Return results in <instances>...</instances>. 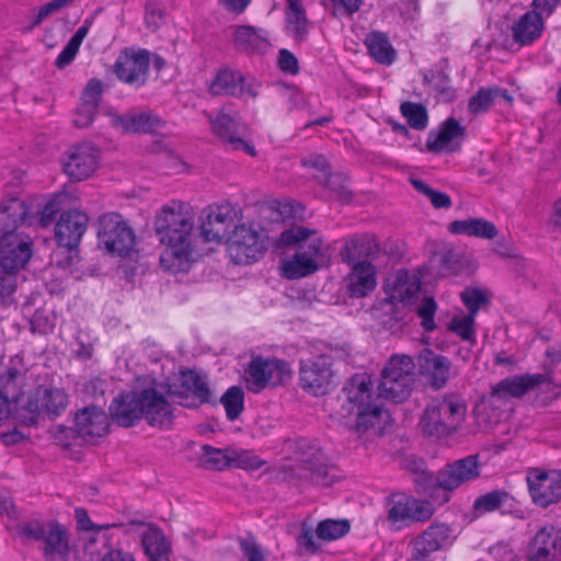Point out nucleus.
Listing matches in <instances>:
<instances>
[{
  "instance_id": "50",
  "label": "nucleus",
  "mask_w": 561,
  "mask_h": 561,
  "mask_svg": "<svg viewBox=\"0 0 561 561\" xmlns=\"http://www.w3.org/2000/svg\"><path fill=\"white\" fill-rule=\"evenodd\" d=\"M103 92V82L100 79L92 78L88 81L82 91L81 103L87 104L88 107L93 106L99 108Z\"/></svg>"
},
{
  "instance_id": "37",
  "label": "nucleus",
  "mask_w": 561,
  "mask_h": 561,
  "mask_svg": "<svg viewBox=\"0 0 561 561\" xmlns=\"http://www.w3.org/2000/svg\"><path fill=\"white\" fill-rule=\"evenodd\" d=\"M499 98L510 103L513 101V98L505 89L499 87L480 88L478 92L469 99L468 111L473 115L483 114L490 110Z\"/></svg>"
},
{
  "instance_id": "36",
  "label": "nucleus",
  "mask_w": 561,
  "mask_h": 561,
  "mask_svg": "<svg viewBox=\"0 0 561 561\" xmlns=\"http://www.w3.org/2000/svg\"><path fill=\"white\" fill-rule=\"evenodd\" d=\"M142 547L152 561H168L171 547L163 531L150 525L142 535Z\"/></svg>"
},
{
  "instance_id": "61",
  "label": "nucleus",
  "mask_w": 561,
  "mask_h": 561,
  "mask_svg": "<svg viewBox=\"0 0 561 561\" xmlns=\"http://www.w3.org/2000/svg\"><path fill=\"white\" fill-rule=\"evenodd\" d=\"M435 260L438 261L439 274L442 276L455 274L458 270L457 255L451 250L437 254Z\"/></svg>"
},
{
  "instance_id": "63",
  "label": "nucleus",
  "mask_w": 561,
  "mask_h": 561,
  "mask_svg": "<svg viewBox=\"0 0 561 561\" xmlns=\"http://www.w3.org/2000/svg\"><path fill=\"white\" fill-rule=\"evenodd\" d=\"M278 67L283 72H286L289 75H297L299 72L298 59L288 49L279 50Z\"/></svg>"
},
{
  "instance_id": "35",
  "label": "nucleus",
  "mask_w": 561,
  "mask_h": 561,
  "mask_svg": "<svg viewBox=\"0 0 561 561\" xmlns=\"http://www.w3.org/2000/svg\"><path fill=\"white\" fill-rule=\"evenodd\" d=\"M448 230L455 234H466L483 239H493L497 234L494 224L482 218L454 220L448 225Z\"/></svg>"
},
{
  "instance_id": "32",
  "label": "nucleus",
  "mask_w": 561,
  "mask_h": 561,
  "mask_svg": "<svg viewBox=\"0 0 561 561\" xmlns=\"http://www.w3.org/2000/svg\"><path fill=\"white\" fill-rule=\"evenodd\" d=\"M543 18L537 11H527L511 27L512 37L519 46H528L541 37Z\"/></svg>"
},
{
  "instance_id": "27",
  "label": "nucleus",
  "mask_w": 561,
  "mask_h": 561,
  "mask_svg": "<svg viewBox=\"0 0 561 561\" xmlns=\"http://www.w3.org/2000/svg\"><path fill=\"white\" fill-rule=\"evenodd\" d=\"M466 128L459 122L449 117L442 123L437 133L432 131L426 140L427 150L434 153L454 152L459 150L465 139Z\"/></svg>"
},
{
  "instance_id": "58",
  "label": "nucleus",
  "mask_w": 561,
  "mask_h": 561,
  "mask_svg": "<svg viewBox=\"0 0 561 561\" xmlns=\"http://www.w3.org/2000/svg\"><path fill=\"white\" fill-rule=\"evenodd\" d=\"M239 543L248 561H266V553L254 539H241Z\"/></svg>"
},
{
  "instance_id": "28",
  "label": "nucleus",
  "mask_w": 561,
  "mask_h": 561,
  "mask_svg": "<svg viewBox=\"0 0 561 561\" xmlns=\"http://www.w3.org/2000/svg\"><path fill=\"white\" fill-rule=\"evenodd\" d=\"M34 217L26 203L18 197H10L0 204V236L18 234L21 225L32 226Z\"/></svg>"
},
{
  "instance_id": "14",
  "label": "nucleus",
  "mask_w": 561,
  "mask_h": 561,
  "mask_svg": "<svg viewBox=\"0 0 561 561\" xmlns=\"http://www.w3.org/2000/svg\"><path fill=\"white\" fill-rule=\"evenodd\" d=\"M228 251L234 263L250 264L263 255L265 245L256 230L241 224L228 237Z\"/></svg>"
},
{
  "instance_id": "7",
  "label": "nucleus",
  "mask_w": 561,
  "mask_h": 561,
  "mask_svg": "<svg viewBox=\"0 0 561 561\" xmlns=\"http://www.w3.org/2000/svg\"><path fill=\"white\" fill-rule=\"evenodd\" d=\"M18 534L43 543V554L50 561H66L70 552L68 529L56 520L42 523L33 519L18 526Z\"/></svg>"
},
{
  "instance_id": "1",
  "label": "nucleus",
  "mask_w": 561,
  "mask_h": 561,
  "mask_svg": "<svg viewBox=\"0 0 561 561\" xmlns=\"http://www.w3.org/2000/svg\"><path fill=\"white\" fill-rule=\"evenodd\" d=\"M414 369L415 362L411 356L392 355L381 370L376 398L373 397L370 376L355 374L337 397L335 416L350 431L358 435L366 433L380 420L381 398L400 403L410 397L415 380Z\"/></svg>"
},
{
  "instance_id": "56",
  "label": "nucleus",
  "mask_w": 561,
  "mask_h": 561,
  "mask_svg": "<svg viewBox=\"0 0 561 561\" xmlns=\"http://www.w3.org/2000/svg\"><path fill=\"white\" fill-rule=\"evenodd\" d=\"M298 548L304 552L313 554L319 550V545L316 541L313 529L306 523L302 524L300 534L297 536Z\"/></svg>"
},
{
  "instance_id": "11",
  "label": "nucleus",
  "mask_w": 561,
  "mask_h": 561,
  "mask_svg": "<svg viewBox=\"0 0 561 561\" xmlns=\"http://www.w3.org/2000/svg\"><path fill=\"white\" fill-rule=\"evenodd\" d=\"M150 53L147 49L127 47L121 51L113 65L116 78L130 87H144L149 77Z\"/></svg>"
},
{
  "instance_id": "30",
  "label": "nucleus",
  "mask_w": 561,
  "mask_h": 561,
  "mask_svg": "<svg viewBox=\"0 0 561 561\" xmlns=\"http://www.w3.org/2000/svg\"><path fill=\"white\" fill-rule=\"evenodd\" d=\"M111 124L125 133L150 134L164 126V122L150 111L112 114Z\"/></svg>"
},
{
  "instance_id": "12",
  "label": "nucleus",
  "mask_w": 561,
  "mask_h": 561,
  "mask_svg": "<svg viewBox=\"0 0 561 561\" xmlns=\"http://www.w3.org/2000/svg\"><path fill=\"white\" fill-rule=\"evenodd\" d=\"M526 481L531 501L537 506L546 508L561 501V470L533 468Z\"/></svg>"
},
{
  "instance_id": "31",
  "label": "nucleus",
  "mask_w": 561,
  "mask_h": 561,
  "mask_svg": "<svg viewBox=\"0 0 561 561\" xmlns=\"http://www.w3.org/2000/svg\"><path fill=\"white\" fill-rule=\"evenodd\" d=\"M379 253V244L375 237L369 234L353 236L346 239L341 250L342 261L348 265L357 262H368Z\"/></svg>"
},
{
  "instance_id": "60",
  "label": "nucleus",
  "mask_w": 561,
  "mask_h": 561,
  "mask_svg": "<svg viewBox=\"0 0 561 561\" xmlns=\"http://www.w3.org/2000/svg\"><path fill=\"white\" fill-rule=\"evenodd\" d=\"M75 517L77 520V525L81 530H102L108 529L111 527H122L123 524H105V525H96L94 524L84 508H76Z\"/></svg>"
},
{
  "instance_id": "44",
  "label": "nucleus",
  "mask_w": 561,
  "mask_h": 561,
  "mask_svg": "<svg viewBox=\"0 0 561 561\" xmlns=\"http://www.w3.org/2000/svg\"><path fill=\"white\" fill-rule=\"evenodd\" d=\"M227 419L230 421L237 420L243 411L244 393L241 387L232 386L220 398Z\"/></svg>"
},
{
  "instance_id": "43",
  "label": "nucleus",
  "mask_w": 561,
  "mask_h": 561,
  "mask_svg": "<svg viewBox=\"0 0 561 561\" xmlns=\"http://www.w3.org/2000/svg\"><path fill=\"white\" fill-rule=\"evenodd\" d=\"M202 450L205 468L211 470H224L231 467V449H220L210 445H204Z\"/></svg>"
},
{
  "instance_id": "49",
  "label": "nucleus",
  "mask_w": 561,
  "mask_h": 561,
  "mask_svg": "<svg viewBox=\"0 0 561 561\" xmlns=\"http://www.w3.org/2000/svg\"><path fill=\"white\" fill-rule=\"evenodd\" d=\"M437 310L436 301L433 297H425L416 307V314L421 318V325L426 332L435 330L434 317Z\"/></svg>"
},
{
  "instance_id": "24",
  "label": "nucleus",
  "mask_w": 561,
  "mask_h": 561,
  "mask_svg": "<svg viewBox=\"0 0 561 561\" xmlns=\"http://www.w3.org/2000/svg\"><path fill=\"white\" fill-rule=\"evenodd\" d=\"M89 222V217L77 209L61 213L55 225V238L58 245L73 250L78 248Z\"/></svg>"
},
{
  "instance_id": "10",
  "label": "nucleus",
  "mask_w": 561,
  "mask_h": 561,
  "mask_svg": "<svg viewBox=\"0 0 561 561\" xmlns=\"http://www.w3.org/2000/svg\"><path fill=\"white\" fill-rule=\"evenodd\" d=\"M247 388L259 393L267 387L283 385L290 378L291 369L286 360L276 357L254 356L245 370Z\"/></svg>"
},
{
  "instance_id": "51",
  "label": "nucleus",
  "mask_w": 561,
  "mask_h": 561,
  "mask_svg": "<svg viewBox=\"0 0 561 561\" xmlns=\"http://www.w3.org/2000/svg\"><path fill=\"white\" fill-rule=\"evenodd\" d=\"M474 318L471 314L463 317H455L450 321L448 328L450 331L459 335L463 341H471L474 335Z\"/></svg>"
},
{
  "instance_id": "5",
  "label": "nucleus",
  "mask_w": 561,
  "mask_h": 561,
  "mask_svg": "<svg viewBox=\"0 0 561 561\" xmlns=\"http://www.w3.org/2000/svg\"><path fill=\"white\" fill-rule=\"evenodd\" d=\"M467 407L456 394L436 397L426 405L419 426L424 436L440 439L457 432L465 421Z\"/></svg>"
},
{
  "instance_id": "45",
  "label": "nucleus",
  "mask_w": 561,
  "mask_h": 561,
  "mask_svg": "<svg viewBox=\"0 0 561 561\" xmlns=\"http://www.w3.org/2000/svg\"><path fill=\"white\" fill-rule=\"evenodd\" d=\"M350 523L346 519H324L316 529V535L324 541H332L342 538L350 531Z\"/></svg>"
},
{
  "instance_id": "21",
  "label": "nucleus",
  "mask_w": 561,
  "mask_h": 561,
  "mask_svg": "<svg viewBox=\"0 0 561 561\" xmlns=\"http://www.w3.org/2000/svg\"><path fill=\"white\" fill-rule=\"evenodd\" d=\"M528 561H561V529L540 527L529 541Z\"/></svg>"
},
{
  "instance_id": "39",
  "label": "nucleus",
  "mask_w": 561,
  "mask_h": 561,
  "mask_svg": "<svg viewBox=\"0 0 561 561\" xmlns=\"http://www.w3.org/2000/svg\"><path fill=\"white\" fill-rule=\"evenodd\" d=\"M287 30L296 41H304L308 34V20L300 0H287Z\"/></svg>"
},
{
  "instance_id": "59",
  "label": "nucleus",
  "mask_w": 561,
  "mask_h": 561,
  "mask_svg": "<svg viewBox=\"0 0 561 561\" xmlns=\"http://www.w3.org/2000/svg\"><path fill=\"white\" fill-rule=\"evenodd\" d=\"M73 0H51L48 3L44 4L39 10L37 15L35 16L32 27L38 26L45 19H47L50 14L58 12L62 8L69 5Z\"/></svg>"
},
{
  "instance_id": "16",
  "label": "nucleus",
  "mask_w": 561,
  "mask_h": 561,
  "mask_svg": "<svg viewBox=\"0 0 561 561\" xmlns=\"http://www.w3.org/2000/svg\"><path fill=\"white\" fill-rule=\"evenodd\" d=\"M213 131L233 150H241L250 157L256 156V150L251 141L245 139L247 126L241 123L238 115H231L221 111L211 119Z\"/></svg>"
},
{
  "instance_id": "42",
  "label": "nucleus",
  "mask_w": 561,
  "mask_h": 561,
  "mask_svg": "<svg viewBox=\"0 0 561 561\" xmlns=\"http://www.w3.org/2000/svg\"><path fill=\"white\" fill-rule=\"evenodd\" d=\"M318 182L329 188L342 204H350L353 192L348 185V178L343 173H331L325 179L318 178Z\"/></svg>"
},
{
  "instance_id": "22",
  "label": "nucleus",
  "mask_w": 561,
  "mask_h": 561,
  "mask_svg": "<svg viewBox=\"0 0 561 561\" xmlns=\"http://www.w3.org/2000/svg\"><path fill=\"white\" fill-rule=\"evenodd\" d=\"M416 366L420 375L427 378L430 386L435 390L444 388L450 378L451 362L431 348L420 351Z\"/></svg>"
},
{
  "instance_id": "57",
  "label": "nucleus",
  "mask_w": 561,
  "mask_h": 561,
  "mask_svg": "<svg viewBox=\"0 0 561 561\" xmlns=\"http://www.w3.org/2000/svg\"><path fill=\"white\" fill-rule=\"evenodd\" d=\"M61 210L60 203L57 199L48 201L42 208L37 209L35 215L41 227H47L53 224L56 215Z\"/></svg>"
},
{
  "instance_id": "53",
  "label": "nucleus",
  "mask_w": 561,
  "mask_h": 561,
  "mask_svg": "<svg viewBox=\"0 0 561 561\" xmlns=\"http://www.w3.org/2000/svg\"><path fill=\"white\" fill-rule=\"evenodd\" d=\"M420 286L417 284L401 283V276H399L391 298L403 305H411L415 301Z\"/></svg>"
},
{
  "instance_id": "3",
  "label": "nucleus",
  "mask_w": 561,
  "mask_h": 561,
  "mask_svg": "<svg viewBox=\"0 0 561 561\" xmlns=\"http://www.w3.org/2000/svg\"><path fill=\"white\" fill-rule=\"evenodd\" d=\"M112 421L122 427H131L142 417L150 426L168 427L173 420L171 404L153 388L123 392L108 408Z\"/></svg>"
},
{
  "instance_id": "47",
  "label": "nucleus",
  "mask_w": 561,
  "mask_h": 561,
  "mask_svg": "<svg viewBox=\"0 0 561 561\" xmlns=\"http://www.w3.org/2000/svg\"><path fill=\"white\" fill-rule=\"evenodd\" d=\"M411 183L419 193L425 195L431 201L435 208L448 209L451 207V199L446 193L432 188L422 180L412 179Z\"/></svg>"
},
{
  "instance_id": "46",
  "label": "nucleus",
  "mask_w": 561,
  "mask_h": 561,
  "mask_svg": "<svg viewBox=\"0 0 561 561\" xmlns=\"http://www.w3.org/2000/svg\"><path fill=\"white\" fill-rule=\"evenodd\" d=\"M400 111L410 127L416 130H423L427 127L428 115L422 104L407 101L401 104Z\"/></svg>"
},
{
  "instance_id": "38",
  "label": "nucleus",
  "mask_w": 561,
  "mask_h": 561,
  "mask_svg": "<svg viewBox=\"0 0 561 561\" xmlns=\"http://www.w3.org/2000/svg\"><path fill=\"white\" fill-rule=\"evenodd\" d=\"M369 55L379 64L391 65L396 58V50L388 37L380 32H371L365 39Z\"/></svg>"
},
{
  "instance_id": "15",
  "label": "nucleus",
  "mask_w": 561,
  "mask_h": 561,
  "mask_svg": "<svg viewBox=\"0 0 561 561\" xmlns=\"http://www.w3.org/2000/svg\"><path fill=\"white\" fill-rule=\"evenodd\" d=\"M451 541L453 530L449 525L432 523L410 541L411 553L408 561H431L432 553L445 549Z\"/></svg>"
},
{
  "instance_id": "23",
  "label": "nucleus",
  "mask_w": 561,
  "mask_h": 561,
  "mask_svg": "<svg viewBox=\"0 0 561 561\" xmlns=\"http://www.w3.org/2000/svg\"><path fill=\"white\" fill-rule=\"evenodd\" d=\"M209 92L213 95H229L241 99L245 94L255 99L259 91L252 82L247 83L245 77L239 70L221 68L217 71L209 85Z\"/></svg>"
},
{
  "instance_id": "62",
  "label": "nucleus",
  "mask_w": 561,
  "mask_h": 561,
  "mask_svg": "<svg viewBox=\"0 0 561 561\" xmlns=\"http://www.w3.org/2000/svg\"><path fill=\"white\" fill-rule=\"evenodd\" d=\"M310 480L313 484L330 486L335 479L325 465H316L310 468Z\"/></svg>"
},
{
  "instance_id": "6",
  "label": "nucleus",
  "mask_w": 561,
  "mask_h": 561,
  "mask_svg": "<svg viewBox=\"0 0 561 561\" xmlns=\"http://www.w3.org/2000/svg\"><path fill=\"white\" fill-rule=\"evenodd\" d=\"M481 463L479 455H470L465 458L447 463L440 469L436 477H424L428 485L423 490L434 501L442 492L438 502L445 503L449 500V492L458 489L461 484L472 481L480 476Z\"/></svg>"
},
{
  "instance_id": "29",
  "label": "nucleus",
  "mask_w": 561,
  "mask_h": 561,
  "mask_svg": "<svg viewBox=\"0 0 561 561\" xmlns=\"http://www.w3.org/2000/svg\"><path fill=\"white\" fill-rule=\"evenodd\" d=\"M180 385H169L168 392L180 400L187 399L192 394L199 401V404L211 402V391L207 381L195 370H181L179 377Z\"/></svg>"
},
{
  "instance_id": "19",
  "label": "nucleus",
  "mask_w": 561,
  "mask_h": 561,
  "mask_svg": "<svg viewBox=\"0 0 561 561\" xmlns=\"http://www.w3.org/2000/svg\"><path fill=\"white\" fill-rule=\"evenodd\" d=\"M32 244L27 236H0V270H22L32 257Z\"/></svg>"
},
{
  "instance_id": "20",
  "label": "nucleus",
  "mask_w": 561,
  "mask_h": 561,
  "mask_svg": "<svg viewBox=\"0 0 561 561\" xmlns=\"http://www.w3.org/2000/svg\"><path fill=\"white\" fill-rule=\"evenodd\" d=\"M98 165V148L92 144L83 142L69 149L64 170L72 181H83L95 172Z\"/></svg>"
},
{
  "instance_id": "64",
  "label": "nucleus",
  "mask_w": 561,
  "mask_h": 561,
  "mask_svg": "<svg viewBox=\"0 0 561 561\" xmlns=\"http://www.w3.org/2000/svg\"><path fill=\"white\" fill-rule=\"evenodd\" d=\"M302 165L312 168L321 172L320 179H325L331 174V167L327 158L322 154H311L302 160Z\"/></svg>"
},
{
  "instance_id": "55",
  "label": "nucleus",
  "mask_w": 561,
  "mask_h": 561,
  "mask_svg": "<svg viewBox=\"0 0 561 561\" xmlns=\"http://www.w3.org/2000/svg\"><path fill=\"white\" fill-rule=\"evenodd\" d=\"M461 300L468 308L469 314L476 317L481 305L486 304L484 294L477 288H466L461 293Z\"/></svg>"
},
{
  "instance_id": "2",
  "label": "nucleus",
  "mask_w": 561,
  "mask_h": 561,
  "mask_svg": "<svg viewBox=\"0 0 561 561\" xmlns=\"http://www.w3.org/2000/svg\"><path fill=\"white\" fill-rule=\"evenodd\" d=\"M194 216L186 204L171 201L162 207L154 219V230L165 249L160 264L170 273L185 272L190 266L193 248Z\"/></svg>"
},
{
  "instance_id": "13",
  "label": "nucleus",
  "mask_w": 561,
  "mask_h": 561,
  "mask_svg": "<svg viewBox=\"0 0 561 561\" xmlns=\"http://www.w3.org/2000/svg\"><path fill=\"white\" fill-rule=\"evenodd\" d=\"M536 388H542L546 392H554L559 387L549 375L527 373L502 379L492 388V396L503 400L519 399Z\"/></svg>"
},
{
  "instance_id": "54",
  "label": "nucleus",
  "mask_w": 561,
  "mask_h": 561,
  "mask_svg": "<svg viewBox=\"0 0 561 561\" xmlns=\"http://www.w3.org/2000/svg\"><path fill=\"white\" fill-rule=\"evenodd\" d=\"M18 272L0 270V298L2 301H10L15 293L18 288Z\"/></svg>"
},
{
  "instance_id": "9",
  "label": "nucleus",
  "mask_w": 561,
  "mask_h": 561,
  "mask_svg": "<svg viewBox=\"0 0 561 561\" xmlns=\"http://www.w3.org/2000/svg\"><path fill=\"white\" fill-rule=\"evenodd\" d=\"M299 385L302 390L314 396H324L335 385L333 358L327 354H320L299 363Z\"/></svg>"
},
{
  "instance_id": "41",
  "label": "nucleus",
  "mask_w": 561,
  "mask_h": 561,
  "mask_svg": "<svg viewBox=\"0 0 561 561\" xmlns=\"http://www.w3.org/2000/svg\"><path fill=\"white\" fill-rule=\"evenodd\" d=\"M513 497L504 490H493L478 496L473 503V510L478 513H490L505 508Z\"/></svg>"
},
{
  "instance_id": "33",
  "label": "nucleus",
  "mask_w": 561,
  "mask_h": 561,
  "mask_svg": "<svg viewBox=\"0 0 561 561\" xmlns=\"http://www.w3.org/2000/svg\"><path fill=\"white\" fill-rule=\"evenodd\" d=\"M376 287V268L370 262H357L352 265L347 278V289L351 297L360 298Z\"/></svg>"
},
{
  "instance_id": "8",
  "label": "nucleus",
  "mask_w": 561,
  "mask_h": 561,
  "mask_svg": "<svg viewBox=\"0 0 561 561\" xmlns=\"http://www.w3.org/2000/svg\"><path fill=\"white\" fill-rule=\"evenodd\" d=\"M98 239L106 252L125 257L133 251L136 236L121 214L107 213L98 220Z\"/></svg>"
},
{
  "instance_id": "48",
  "label": "nucleus",
  "mask_w": 561,
  "mask_h": 561,
  "mask_svg": "<svg viewBox=\"0 0 561 561\" xmlns=\"http://www.w3.org/2000/svg\"><path fill=\"white\" fill-rule=\"evenodd\" d=\"M20 376L21 373L16 368H9L5 373L0 375V393L12 402L19 400L21 391L16 381Z\"/></svg>"
},
{
  "instance_id": "4",
  "label": "nucleus",
  "mask_w": 561,
  "mask_h": 561,
  "mask_svg": "<svg viewBox=\"0 0 561 561\" xmlns=\"http://www.w3.org/2000/svg\"><path fill=\"white\" fill-rule=\"evenodd\" d=\"M293 244L298 248L293 259L284 263L283 275L288 279H296L313 274L318 270V259L323 257L322 239L313 229L293 226L279 234L276 247Z\"/></svg>"
},
{
  "instance_id": "52",
  "label": "nucleus",
  "mask_w": 561,
  "mask_h": 561,
  "mask_svg": "<svg viewBox=\"0 0 561 561\" xmlns=\"http://www.w3.org/2000/svg\"><path fill=\"white\" fill-rule=\"evenodd\" d=\"M231 467L245 470L260 469L264 462L249 450L237 451L231 449Z\"/></svg>"
},
{
  "instance_id": "25",
  "label": "nucleus",
  "mask_w": 561,
  "mask_h": 561,
  "mask_svg": "<svg viewBox=\"0 0 561 561\" xmlns=\"http://www.w3.org/2000/svg\"><path fill=\"white\" fill-rule=\"evenodd\" d=\"M76 428H69L83 439L90 440L102 437L108 432V416L106 412L96 405L85 407L79 410L75 416Z\"/></svg>"
},
{
  "instance_id": "18",
  "label": "nucleus",
  "mask_w": 561,
  "mask_h": 561,
  "mask_svg": "<svg viewBox=\"0 0 561 561\" xmlns=\"http://www.w3.org/2000/svg\"><path fill=\"white\" fill-rule=\"evenodd\" d=\"M236 211L231 204H221L208 207L202 218L201 236L205 242L220 243L228 240L229 228L233 225Z\"/></svg>"
},
{
  "instance_id": "40",
  "label": "nucleus",
  "mask_w": 561,
  "mask_h": 561,
  "mask_svg": "<svg viewBox=\"0 0 561 561\" xmlns=\"http://www.w3.org/2000/svg\"><path fill=\"white\" fill-rule=\"evenodd\" d=\"M449 62L447 58L439 59L424 75V81L432 84L433 88L442 95H450L453 89L450 87V78L448 75Z\"/></svg>"
},
{
  "instance_id": "34",
  "label": "nucleus",
  "mask_w": 561,
  "mask_h": 561,
  "mask_svg": "<svg viewBox=\"0 0 561 561\" xmlns=\"http://www.w3.org/2000/svg\"><path fill=\"white\" fill-rule=\"evenodd\" d=\"M233 42L238 50L245 53L263 51L270 46L266 31L248 25L236 27Z\"/></svg>"
},
{
  "instance_id": "26",
  "label": "nucleus",
  "mask_w": 561,
  "mask_h": 561,
  "mask_svg": "<svg viewBox=\"0 0 561 561\" xmlns=\"http://www.w3.org/2000/svg\"><path fill=\"white\" fill-rule=\"evenodd\" d=\"M433 515L432 507L412 497L394 501L388 510V520L400 529L412 522H425Z\"/></svg>"
},
{
  "instance_id": "17",
  "label": "nucleus",
  "mask_w": 561,
  "mask_h": 561,
  "mask_svg": "<svg viewBox=\"0 0 561 561\" xmlns=\"http://www.w3.org/2000/svg\"><path fill=\"white\" fill-rule=\"evenodd\" d=\"M68 405L65 390L47 386L36 387L27 398L25 409L33 415L59 416Z\"/></svg>"
}]
</instances>
